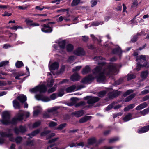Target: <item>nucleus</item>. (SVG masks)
<instances>
[{"mask_svg": "<svg viewBox=\"0 0 149 149\" xmlns=\"http://www.w3.org/2000/svg\"><path fill=\"white\" fill-rule=\"evenodd\" d=\"M136 61L138 62L136 68L138 71L140 70L142 68L148 67L145 55H141L137 56L136 57Z\"/></svg>", "mask_w": 149, "mask_h": 149, "instance_id": "nucleus-1", "label": "nucleus"}, {"mask_svg": "<svg viewBox=\"0 0 149 149\" xmlns=\"http://www.w3.org/2000/svg\"><path fill=\"white\" fill-rule=\"evenodd\" d=\"M31 92L35 93L39 92L40 93H45L47 91V88L46 86L42 84L39 86H37L35 87L30 90Z\"/></svg>", "mask_w": 149, "mask_h": 149, "instance_id": "nucleus-2", "label": "nucleus"}, {"mask_svg": "<svg viewBox=\"0 0 149 149\" xmlns=\"http://www.w3.org/2000/svg\"><path fill=\"white\" fill-rule=\"evenodd\" d=\"M10 114L8 111L3 112L2 114V120H0L2 124L5 125L8 123V121L10 119Z\"/></svg>", "mask_w": 149, "mask_h": 149, "instance_id": "nucleus-3", "label": "nucleus"}, {"mask_svg": "<svg viewBox=\"0 0 149 149\" xmlns=\"http://www.w3.org/2000/svg\"><path fill=\"white\" fill-rule=\"evenodd\" d=\"M6 130L8 132L5 131V132H3L1 136L8 138L9 140L11 142H15V139L13 137V134L12 132V130L11 128H7Z\"/></svg>", "mask_w": 149, "mask_h": 149, "instance_id": "nucleus-4", "label": "nucleus"}, {"mask_svg": "<svg viewBox=\"0 0 149 149\" xmlns=\"http://www.w3.org/2000/svg\"><path fill=\"white\" fill-rule=\"evenodd\" d=\"M85 100H88L87 103L90 105H93L94 104L99 101L100 98L97 97L87 96L84 97Z\"/></svg>", "mask_w": 149, "mask_h": 149, "instance_id": "nucleus-5", "label": "nucleus"}, {"mask_svg": "<svg viewBox=\"0 0 149 149\" xmlns=\"http://www.w3.org/2000/svg\"><path fill=\"white\" fill-rule=\"evenodd\" d=\"M117 71V68L115 65L111 64L109 65L107 68L106 74L107 75H110L116 73Z\"/></svg>", "mask_w": 149, "mask_h": 149, "instance_id": "nucleus-6", "label": "nucleus"}, {"mask_svg": "<svg viewBox=\"0 0 149 149\" xmlns=\"http://www.w3.org/2000/svg\"><path fill=\"white\" fill-rule=\"evenodd\" d=\"M78 99L77 97H72L70 98L71 102L70 103H69L68 105L69 106H72L75 104L76 107H78L81 106H84L85 103L84 101H81L80 102L76 104L78 100Z\"/></svg>", "mask_w": 149, "mask_h": 149, "instance_id": "nucleus-7", "label": "nucleus"}, {"mask_svg": "<svg viewBox=\"0 0 149 149\" xmlns=\"http://www.w3.org/2000/svg\"><path fill=\"white\" fill-rule=\"evenodd\" d=\"M95 79V77L92 74H89L83 78L81 82L83 84H90Z\"/></svg>", "mask_w": 149, "mask_h": 149, "instance_id": "nucleus-8", "label": "nucleus"}, {"mask_svg": "<svg viewBox=\"0 0 149 149\" xmlns=\"http://www.w3.org/2000/svg\"><path fill=\"white\" fill-rule=\"evenodd\" d=\"M14 131L16 135H18L19 133H25L26 131V129L25 126L20 125L19 126V128L15 127L14 129Z\"/></svg>", "mask_w": 149, "mask_h": 149, "instance_id": "nucleus-9", "label": "nucleus"}, {"mask_svg": "<svg viewBox=\"0 0 149 149\" xmlns=\"http://www.w3.org/2000/svg\"><path fill=\"white\" fill-rule=\"evenodd\" d=\"M41 26L42 27L41 30L43 32L49 33L52 32L53 31L52 28L48 24H44L41 25Z\"/></svg>", "mask_w": 149, "mask_h": 149, "instance_id": "nucleus-10", "label": "nucleus"}, {"mask_svg": "<svg viewBox=\"0 0 149 149\" xmlns=\"http://www.w3.org/2000/svg\"><path fill=\"white\" fill-rule=\"evenodd\" d=\"M94 77H95V79H96L97 81L99 83L104 81L106 79V77L104 75V72L99 73Z\"/></svg>", "mask_w": 149, "mask_h": 149, "instance_id": "nucleus-11", "label": "nucleus"}, {"mask_svg": "<svg viewBox=\"0 0 149 149\" xmlns=\"http://www.w3.org/2000/svg\"><path fill=\"white\" fill-rule=\"evenodd\" d=\"M74 54L77 56H84L85 54L84 49L81 47H79L74 51Z\"/></svg>", "mask_w": 149, "mask_h": 149, "instance_id": "nucleus-12", "label": "nucleus"}, {"mask_svg": "<svg viewBox=\"0 0 149 149\" xmlns=\"http://www.w3.org/2000/svg\"><path fill=\"white\" fill-rule=\"evenodd\" d=\"M24 115V111L22 110H19V113L16 115V118L19 121H21L23 120Z\"/></svg>", "mask_w": 149, "mask_h": 149, "instance_id": "nucleus-13", "label": "nucleus"}, {"mask_svg": "<svg viewBox=\"0 0 149 149\" xmlns=\"http://www.w3.org/2000/svg\"><path fill=\"white\" fill-rule=\"evenodd\" d=\"M120 91L116 90L110 93L109 94V97L111 99H113L120 95Z\"/></svg>", "mask_w": 149, "mask_h": 149, "instance_id": "nucleus-14", "label": "nucleus"}, {"mask_svg": "<svg viewBox=\"0 0 149 149\" xmlns=\"http://www.w3.org/2000/svg\"><path fill=\"white\" fill-rule=\"evenodd\" d=\"M59 67V63L56 61L53 63L50 66H49V68L51 72H52V70L58 69Z\"/></svg>", "mask_w": 149, "mask_h": 149, "instance_id": "nucleus-15", "label": "nucleus"}, {"mask_svg": "<svg viewBox=\"0 0 149 149\" xmlns=\"http://www.w3.org/2000/svg\"><path fill=\"white\" fill-rule=\"evenodd\" d=\"M149 130V125H148L138 129L137 130V132L140 134L143 133L147 132Z\"/></svg>", "mask_w": 149, "mask_h": 149, "instance_id": "nucleus-16", "label": "nucleus"}, {"mask_svg": "<svg viewBox=\"0 0 149 149\" xmlns=\"http://www.w3.org/2000/svg\"><path fill=\"white\" fill-rule=\"evenodd\" d=\"M80 78V76L78 73H76L72 74L71 77V80L73 82L78 81Z\"/></svg>", "mask_w": 149, "mask_h": 149, "instance_id": "nucleus-17", "label": "nucleus"}, {"mask_svg": "<svg viewBox=\"0 0 149 149\" xmlns=\"http://www.w3.org/2000/svg\"><path fill=\"white\" fill-rule=\"evenodd\" d=\"M17 99L20 102L24 103L26 101L27 97L26 96L22 94L18 96L17 97Z\"/></svg>", "mask_w": 149, "mask_h": 149, "instance_id": "nucleus-18", "label": "nucleus"}, {"mask_svg": "<svg viewBox=\"0 0 149 149\" xmlns=\"http://www.w3.org/2000/svg\"><path fill=\"white\" fill-rule=\"evenodd\" d=\"M66 43L65 40H63L58 42V44L59 46L60 49L61 50H63L65 48Z\"/></svg>", "mask_w": 149, "mask_h": 149, "instance_id": "nucleus-19", "label": "nucleus"}, {"mask_svg": "<svg viewBox=\"0 0 149 149\" xmlns=\"http://www.w3.org/2000/svg\"><path fill=\"white\" fill-rule=\"evenodd\" d=\"M97 143V140L95 137H92L88 139L87 140V144L88 145H93Z\"/></svg>", "mask_w": 149, "mask_h": 149, "instance_id": "nucleus-20", "label": "nucleus"}, {"mask_svg": "<svg viewBox=\"0 0 149 149\" xmlns=\"http://www.w3.org/2000/svg\"><path fill=\"white\" fill-rule=\"evenodd\" d=\"M84 113V111L83 110L72 112V115H74L76 117H79L82 116Z\"/></svg>", "mask_w": 149, "mask_h": 149, "instance_id": "nucleus-21", "label": "nucleus"}, {"mask_svg": "<svg viewBox=\"0 0 149 149\" xmlns=\"http://www.w3.org/2000/svg\"><path fill=\"white\" fill-rule=\"evenodd\" d=\"M92 117L90 116H84L79 119V123H83L87 121L90 120Z\"/></svg>", "mask_w": 149, "mask_h": 149, "instance_id": "nucleus-22", "label": "nucleus"}, {"mask_svg": "<svg viewBox=\"0 0 149 149\" xmlns=\"http://www.w3.org/2000/svg\"><path fill=\"white\" fill-rule=\"evenodd\" d=\"M147 105V103L144 102L138 105L135 109L136 110H140L146 107Z\"/></svg>", "mask_w": 149, "mask_h": 149, "instance_id": "nucleus-23", "label": "nucleus"}, {"mask_svg": "<svg viewBox=\"0 0 149 149\" xmlns=\"http://www.w3.org/2000/svg\"><path fill=\"white\" fill-rule=\"evenodd\" d=\"M66 51L68 52H72L74 49L73 45L70 43L68 44L65 47Z\"/></svg>", "mask_w": 149, "mask_h": 149, "instance_id": "nucleus-24", "label": "nucleus"}, {"mask_svg": "<svg viewBox=\"0 0 149 149\" xmlns=\"http://www.w3.org/2000/svg\"><path fill=\"white\" fill-rule=\"evenodd\" d=\"M13 105L15 109H19L21 108L20 103L17 101V100L15 99L13 101Z\"/></svg>", "mask_w": 149, "mask_h": 149, "instance_id": "nucleus-25", "label": "nucleus"}, {"mask_svg": "<svg viewBox=\"0 0 149 149\" xmlns=\"http://www.w3.org/2000/svg\"><path fill=\"white\" fill-rule=\"evenodd\" d=\"M112 52L114 54L120 55L122 54V51L121 48L120 47H118L112 50Z\"/></svg>", "mask_w": 149, "mask_h": 149, "instance_id": "nucleus-26", "label": "nucleus"}, {"mask_svg": "<svg viewBox=\"0 0 149 149\" xmlns=\"http://www.w3.org/2000/svg\"><path fill=\"white\" fill-rule=\"evenodd\" d=\"M18 120L17 119L16 117L13 118L10 121V119L8 120V123H6L5 125H8L10 124L16 125L17 123Z\"/></svg>", "mask_w": 149, "mask_h": 149, "instance_id": "nucleus-27", "label": "nucleus"}, {"mask_svg": "<svg viewBox=\"0 0 149 149\" xmlns=\"http://www.w3.org/2000/svg\"><path fill=\"white\" fill-rule=\"evenodd\" d=\"M40 132V130L39 129H37L32 132L31 133L28 134V136L32 138L39 133Z\"/></svg>", "mask_w": 149, "mask_h": 149, "instance_id": "nucleus-28", "label": "nucleus"}, {"mask_svg": "<svg viewBox=\"0 0 149 149\" xmlns=\"http://www.w3.org/2000/svg\"><path fill=\"white\" fill-rule=\"evenodd\" d=\"M91 71V68L88 65L86 66L82 70V73L83 74L88 73Z\"/></svg>", "mask_w": 149, "mask_h": 149, "instance_id": "nucleus-29", "label": "nucleus"}, {"mask_svg": "<svg viewBox=\"0 0 149 149\" xmlns=\"http://www.w3.org/2000/svg\"><path fill=\"white\" fill-rule=\"evenodd\" d=\"M132 114L131 113H129L126 115L123 118V120L124 122H127L132 119Z\"/></svg>", "mask_w": 149, "mask_h": 149, "instance_id": "nucleus-30", "label": "nucleus"}, {"mask_svg": "<svg viewBox=\"0 0 149 149\" xmlns=\"http://www.w3.org/2000/svg\"><path fill=\"white\" fill-rule=\"evenodd\" d=\"M76 88V86L75 85H72L66 89V91L67 93L71 92Z\"/></svg>", "mask_w": 149, "mask_h": 149, "instance_id": "nucleus-31", "label": "nucleus"}, {"mask_svg": "<svg viewBox=\"0 0 149 149\" xmlns=\"http://www.w3.org/2000/svg\"><path fill=\"white\" fill-rule=\"evenodd\" d=\"M3 132H5V131L0 130V145H2L4 144L5 141L4 138H6V137L1 136L2 134H3Z\"/></svg>", "mask_w": 149, "mask_h": 149, "instance_id": "nucleus-32", "label": "nucleus"}, {"mask_svg": "<svg viewBox=\"0 0 149 149\" xmlns=\"http://www.w3.org/2000/svg\"><path fill=\"white\" fill-rule=\"evenodd\" d=\"M136 96V94L134 93H133L131 94L129 96L127 97L125 99V101L126 102H127L131 100H132L133 98H134Z\"/></svg>", "mask_w": 149, "mask_h": 149, "instance_id": "nucleus-33", "label": "nucleus"}, {"mask_svg": "<svg viewBox=\"0 0 149 149\" xmlns=\"http://www.w3.org/2000/svg\"><path fill=\"white\" fill-rule=\"evenodd\" d=\"M135 106L134 104H130L127 107H125L124 109V111H128L129 110L133 108Z\"/></svg>", "mask_w": 149, "mask_h": 149, "instance_id": "nucleus-34", "label": "nucleus"}, {"mask_svg": "<svg viewBox=\"0 0 149 149\" xmlns=\"http://www.w3.org/2000/svg\"><path fill=\"white\" fill-rule=\"evenodd\" d=\"M141 33H137L136 35H134L133 38L131 40V41L133 43H134L136 42L137 40V38L139 36H141Z\"/></svg>", "mask_w": 149, "mask_h": 149, "instance_id": "nucleus-35", "label": "nucleus"}, {"mask_svg": "<svg viewBox=\"0 0 149 149\" xmlns=\"http://www.w3.org/2000/svg\"><path fill=\"white\" fill-rule=\"evenodd\" d=\"M15 66L17 68H20L24 66V64L22 61H17L15 63Z\"/></svg>", "mask_w": 149, "mask_h": 149, "instance_id": "nucleus-36", "label": "nucleus"}, {"mask_svg": "<svg viewBox=\"0 0 149 149\" xmlns=\"http://www.w3.org/2000/svg\"><path fill=\"white\" fill-rule=\"evenodd\" d=\"M101 69L102 68L100 66H97L93 70V73L96 74L99 73L101 72Z\"/></svg>", "mask_w": 149, "mask_h": 149, "instance_id": "nucleus-37", "label": "nucleus"}, {"mask_svg": "<svg viewBox=\"0 0 149 149\" xmlns=\"http://www.w3.org/2000/svg\"><path fill=\"white\" fill-rule=\"evenodd\" d=\"M127 79L128 81H130L136 78V76L134 74H129L127 75Z\"/></svg>", "mask_w": 149, "mask_h": 149, "instance_id": "nucleus-38", "label": "nucleus"}, {"mask_svg": "<svg viewBox=\"0 0 149 149\" xmlns=\"http://www.w3.org/2000/svg\"><path fill=\"white\" fill-rule=\"evenodd\" d=\"M148 74L147 71H143L141 73V77L142 79H145L147 77Z\"/></svg>", "mask_w": 149, "mask_h": 149, "instance_id": "nucleus-39", "label": "nucleus"}, {"mask_svg": "<svg viewBox=\"0 0 149 149\" xmlns=\"http://www.w3.org/2000/svg\"><path fill=\"white\" fill-rule=\"evenodd\" d=\"M22 138L20 136H17L15 139V141L17 144H19L22 141Z\"/></svg>", "mask_w": 149, "mask_h": 149, "instance_id": "nucleus-40", "label": "nucleus"}, {"mask_svg": "<svg viewBox=\"0 0 149 149\" xmlns=\"http://www.w3.org/2000/svg\"><path fill=\"white\" fill-rule=\"evenodd\" d=\"M134 92L133 90L130 89L127 90L123 94V96L124 97H126L128 95H130L131 93H133Z\"/></svg>", "mask_w": 149, "mask_h": 149, "instance_id": "nucleus-41", "label": "nucleus"}, {"mask_svg": "<svg viewBox=\"0 0 149 149\" xmlns=\"http://www.w3.org/2000/svg\"><path fill=\"white\" fill-rule=\"evenodd\" d=\"M80 0H73L71 5L72 7L78 5L80 3Z\"/></svg>", "mask_w": 149, "mask_h": 149, "instance_id": "nucleus-42", "label": "nucleus"}, {"mask_svg": "<svg viewBox=\"0 0 149 149\" xmlns=\"http://www.w3.org/2000/svg\"><path fill=\"white\" fill-rule=\"evenodd\" d=\"M9 63L8 61H3L0 63V68L2 67H5Z\"/></svg>", "mask_w": 149, "mask_h": 149, "instance_id": "nucleus-43", "label": "nucleus"}, {"mask_svg": "<svg viewBox=\"0 0 149 149\" xmlns=\"http://www.w3.org/2000/svg\"><path fill=\"white\" fill-rule=\"evenodd\" d=\"M56 86L54 85V86L52 87L51 88H50L48 90L47 92L48 93H50L54 92L56 90Z\"/></svg>", "mask_w": 149, "mask_h": 149, "instance_id": "nucleus-44", "label": "nucleus"}, {"mask_svg": "<svg viewBox=\"0 0 149 149\" xmlns=\"http://www.w3.org/2000/svg\"><path fill=\"white\" fill-rule=\"evenodd\" d=\"M41 122L40 121H37L35 122L32 125V127L33 128L37 127L41 124Z\"/></svg>", "mask_w": 149, "mask_h": 149, "instance_id": "nucleus-45", "label": "nucleus"}, {"mask_svg": "<svg viewBox=\"0 0 149 149\" xmlns=\"http://www.w3.org/2000/svg\"><path fill=\"white\" fill-rule=\"evenodd\" d=\"M25 75V73L21 72L17 74V76L15 77V79L17 80H21V79L19 78V77Z\"/></svg>", "mask_w": 149, "mask_h": 149, "instance_id": "nucleus-46", "label": "nucleus"}, {"mask_svg": "<svg viewBox=\"0 0 149 149\" xmlns=\"http://www.w3.org/2000/svg\"><path fill=\"white\" fill-rule=\"evenodd\" d=\"M50 132V131L49 130L45 131L41 133L40 136L42 137L45 136L49 133Z\"/></svg>", "mask_w": 149, "mask_h": 149, "instance_id": "nucleus-47", "label": "nucleus"}, {"mask_svg": "<svg viewBox=\"0 0 149 149\" xmlns=\"http://www.w3.org/2000/svg\"><path fill=\"white\" fill-rule=\"evenodd\" d=\"M106 92L105 90H103L100 91L98 93V96L99 97H104L106 94Z\"/></svg>", "mask_w": 149, "mask_h": 149, "instance_id": "nucleus-48", "label": "nucleus"}, {"mask_svg": "<svg viewBox=\"0 0 149 149\" xmlns=\"http://www.w3.org/2000/svg\"><path fill=\"white\" fill-rule=\"evenodd\" d=\"M67 125V124L66 123L61 124L59 125L57 129L60 130H62Z\"/></svg>", "mask_w": 149, "mask_h": 149, "instance_id": "nucleus-49", "label": "nucleus"}, {"mask_svg": "<svg viewBox=\"0 0 149 149\" xmlns=\"http://www.w3.org/2000/svg\"><path fill=\"white\" fill-rule=\"evenodd\" d=\"M149 112V107L145 109L140 112V113L142 115H144L148 113Z\"/></svg>", "mask_w": 149, "mask_h": 149, "instance_id": "nucleus-50", "label": "nucleus"}, {"mask_svg": "<svg viewBox=\"0 0 149 149\" xmlns=\"http://www.w3.org/2000/svg\"><path fill=\"white\" fill-rule=\"evenodd\" d=\"M58 108L57 107H55L51 108L48 111V112L51 113L56 111L58 109Z\"/></svg>", "mask_w": 149, "mask_h": 149, "instance_id": "nucleus-51", "label": "nucleus"}, {"mask_svg": "<svg viewBox=\"0 0 149 149\" xmlns=\"http://www.w3.org/2000/svg\"><path fill=\"white\" fill-rule=\"evenodd\" d=\"M58 94V96L62 97L64 94V90L63 89H61Z\"/></svg>", "mask_w": 149, "mask_h": 149, "instance_id": "nucleus-52", "label": "nucleus"}, {"mask_svg": "<svg viewBox=\"0 0 149 149\" xmlns=\"http://www.w3.org/2000/svg\"><path fill=\"white\" fill-rule=\"evenodd\" d=\"M87 47L88 49L90 50H93L95 49V46L94 45L91 44L88 45Z\"/></svg>", "mask_w": 149, "mask_h": 149, "instance_id": "nucleus-53", "label": "nucleus"}, {"mask_svg": "<svg viewBox=\"0 0 149 149\" xmlns=\"http://www.w3.org/2000/svg\"><path fill=\"white\" fill-rule=\"evenodd\" d=\"M25 21L26 22V24L29 26H32L33 21L30 20H26Z\"/></svg>", "mask_w": 149, "mask_h": 149, "instance_id": "nucleus-54", "label": "nucleus"}, {"mask_svg": "<svg viewBox=\"0 0 149 149\" xmlns=\"http://www.w3.org/2000/svg\"><path fill=\"white\" fill-rule=\"evenodd\" d=\"M57 125V123L54 121H51L49 124V127H53L56 126Z\"/></svg>", "mask_w": 149, "mask_h": 149, "instance_id": "nucleus-55", "label": "nucleus"}, {"mask_svg": "<svg viewBox=\"0 0 149 149\" xmlns=\"http://www.w3.org/2000/svg\"><path fill=\"white\" fill-rule=\"evenodd\" d=\"M123 79H122L120 78L119 79L115 81L114 84L116 85H119L122 82Z\"/></svg>", "mask_w": 149, "mask_h": 149, "instance_id": "nucleus-56", "label": "nucleus"}, {"mask_svg": "<svg viewBox=\"0 0 149 149\" xmlns=\"http://www.w3.org/2000/svg\"><path fill=\"white\" fill-rule=\"evenodd\" d=\"M113 105L112 104L109 105L106 108V111H109L111 109L113 108Z\"/></svg>", "mask_w": 149, "mask_h": 149, "instance_id": "nucleus-57", "label": "nucleus"}, {"mask_svg": "<svg viewBox=\"0 0 149 149\" xmlns=\"http://www.w3.org/2000/svg\"><path fill=\"white\" fill-rule=\"evenodd\" d=\"M119 139V138L116 137L110 139L109 140V143H112L115 141H118Z\"/></svg>", "mask_w": 149, "mask_h": 149, "instance_id": "nucleus-58", "label": "nucleus"}, {"mask_svg": "<svg viewBox=\"0 0 149 149\" xmlns=\"http://www.w3.org/2000/svg\"><path fill=\"white\" fill-rule=\"evenodd\" d=\"M69 9H61L60 10H58L57 11V13H59L60 12H64L65 11H67V12H68Z\"/></svg>", "mask_w": 149, "mask_h": 149, "instance_id": "nucleus-59", "label": "nucleus"}, {"mask_svg": "<svg viewBox=\"0 0 149 149\" xmlns=\"http://www.w3.org/2000/svg\"><path fill=\"white\" fill-rule=\"evenodd\" d=\"M81 68V66H76L74 68H73L72 71L73 72H76L79 71Z\"/></svg>", "mask_w": 149, "mask_h": 149, "instance_id": "nucleus-60", "label": "nucleus"}, {"mask_svg": "<svg viewBox=\"0 0 149 149\" xmlns=\"http://www.w3.org/2000/svg\"><path fill=\"white\" fill-rule=\"evenodd\" d=\"M50 100L49 98L47 97L43 96L42 99V101L44 102H48Z\"/></svg>", "mask_w": 149, "mask_h": 149, "instance_id": "nucleus-61", "label": "nucleus"}, {"mask_svg": "<svg viewBox=\"0 0 149 149\" xmlns=\"http://www.w3.org/2000/svg\"><path fill=\"white\" fill-rule=\"evenodd\" d=\"M50 97L52 100L55 99L57 97L56 94L55 93H53L50 96Z\"/></svg>", "mask_w": 149, "mask_h": 149, "instance_id": "nucleus-62", "label": "nucleus"}, {"mask_svg": "<svg viewBox=\"0 0 149 149\" xmlns=\"http://www.w3.org/2000/svg\"><path fill=\"white\" fill-rule=\"evenodd\" d=\"M58 139H59V138L58 137H57V138H55L52 139H51L49 140L48 141V143H52L54 142Z\"/></svg>", "mask_w": 149, "mask_h": 149, "instance_id": "nucleus-63", "label": "nucleus"}, {"mask_svg": "<svg viewBox=\"0 0 149 149\" xmlns=\"http://www.w3.org/2000/svg\"><path fill=\"white\" fill-rule=\"evenodd\" d=\"M40 112V111L39 109H37L33 111V116H37L39 114Z\"/></svg>", "mask_w": 149, "mask_h": 149, "instance_id": "nucleus-64", "label": "nucleus"}]
</instances>
